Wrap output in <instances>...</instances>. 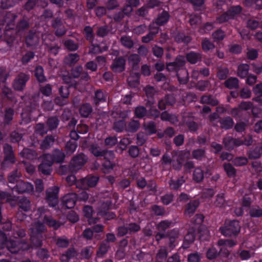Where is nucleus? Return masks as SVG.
Masks as SVG:
<instances>
[{"label":"nucleus","instance_id":"nucleus-34","mask_svg":"<svg viewBox=\"0 0 262 262\" xmlns=\"http://www.w3.org/2000/svg\"><path fill=\"white\" fill-rule=\"evenodd\" d=\"M200 102L202 104H209L212 106H217L219 103L217 99L210 95H203L201 97Z\"/></svg>","mask_w":262,"mask_h":262},{"label":"nucleus","instance_id":"nucleus-18","mask_svg":"<svg viewBox=\"0 0 262 262\" xmlns=\"http://www.w3.org/2000/svg\"><path fill=\"white\" fill-rule=\"evenodd\" d=\"M202 54L201 52L191 51L185 55V60L191 64H195L201 62L202 60Z\"/></svg>","mask_w":262,"mask_h":262},{"label":"nucleus","instance_id":"nucleus-3","mask_svg":"<svg viewBox=\"0 0 262 262\" xmlns=\"http://www.w3.org/2000/svg\"><path fill=\"white\" fill-rule=\"evenodd\" d=\"M0 248H6L11 253L16 254L21 250L28 249V245L25 242H19L13 239H8L6 234L0 230Z\"/></svg>","mask_w":262,"mask_h":262},{"label":"nucleus","instance_id":"nucleus-51","mask_svg":"<svg viewBox=\"0 0 262 262\" xmlns=\"http://www.w3.org/2000/svg\"><path fill=\"white\" fill-rule=\"evenodd\" d=\"M226 34L224 31L221 29H218L212 33V37L213 41L216 42H220L225 37Z\"/></svg>","mask_w":262,"mask_h":262},{"label":"nucleus","instance_id":"nucleus-53","mask_svg":"<svg viewBox=\"0 0 262 262\" xmlns=\"http://www.w3.org/2000/svg\"><path fill=\"white\" fill-rule=\"evenodd\" d=\"M168 255V252L165 247L161 248L158 251L156 259L157 262H163Z\"/></svg>","mask_w":262,"mask_h":262},{"label":"nucleus","instance_id":"nucleus-60","mask_svg":"<svg viewBox=\"0 0 262 262\" xmlns=\"http://www.w3.org/2000/svg\"><path fill=\"white\" fill-rule=\"evenodd\" d=\"M2 98L3 99H7L9 100H12L14 97L13 92L12 90L6 86H4L2 90Z\"/></svg>","mask_w":262,"mask_h":262},{"label":"nucleus","instance_id":"nucleus-6","mask_svg":"<svg viewBox=\"0 0 262 262\" xmlns=\"http://www.w3.org/2000/svg\"><path fill=\"white\" fill-rule=\"evenodd\" d=\"M115 156L113 151H109L102 159L101 169L103 173H108L112 172L116 166Z\"/></svg>","mask_w":262,"mask_h":262},{"label":"nucleus","instance_id":"nucleus-14","mask_svg":"<svg viewBox=\"0 0 262 262\" xmlns=\"http://www.w3.org/2000/svg\"><path fill=\"white\" fill-rule=\"evenodd\" d=\"M126 62V59L124 56L115 57L112 60L110 68L115 73H121L125 70Z\"/></svg>","mask_w":262,"mask_h":262},{"label":"nucleus","instance_id":"nucleus-62","mask_svg":"<svg viewBox=\"0 0 262 262\" xmlns=\"http://www.w3.org/2000/svg\"><path fill=\"white\" fill-rule=\"evenodd\" d=\"M160 112L155 106H150L147 110V117L148 118L156 119L160 117Z\"/></svg>","mask_w":262,"mask_h":262},{"label":"nucleus","instance_id":"nucleus-17","mask_svg":"<svg viewBox=\"0 0 262 262\" xmlns=\"http://www.w3.org/2000/svg\"><path fill=\"white\" fill-rule=\"evenodd\" d=\"M121 116L122 119L115 121L113 125V129L117 133L126 132V122L125 119L127 117V114L123 112L121 114Z\"/></svg>","mask_w":262,"mask_h":262},{"label":"nucleus","instance_id":"nucleus-46","mask_svg":"<svg viewBox=\"0 0 262 262\" xmlns=\"http://www.w3.org/2000/svg\"><path fill=\"white\" fill-rule=\"evenodd\" d=\"M140 127V122L138 120H132L126 124V132L131 133L136 132Z\"/></svg>","mask_w":262,"mask_h":262},{"label":"nucleus","instance_id":"nucleus-13","mask_svg":"<svg viewBox=\"0 0 262 262\" xmlns=\"http://www.w3.org/2000/svg\"><path fill=\"white\" fill-rule=\"evenodd\" d=\"M13 191L17 192L18 194L24 193H31L34 191L33 185L29 182H25L20 180L14 186H10Z\"/></svg>","mask_w":262,"mask_h":262},{"label":"nucleus","instance_id":"nucleus-35","mask_svg":"<svg viewBox=\"0 0 262 262\" xmlns=\"http://www.w3.org/2000/svg\"><path fill=\"white\" fill-rule=\"evenodd\" d=\"M185 182L183 176H181L177 180L171 179L169 181V185L170 189L178 190L182 185Z\"/></svg>","mask_w":262,"mask_h":262},{"label":"nucleus","instance_id":"nucleus-45","mask_svg":"<svg viewBox=\"0 0 262 262\" xmlns=\"http://www.w3.org/2000/svg\"><path fill=\"white\" fill-rule=\"evenodd\" d=\"M76 201L77 194L75 193H67V209L73 208Z\"/></svg>","mask_w":262,"mask_h":262},{"label":"nucleus","instance_id":"nucleus-44","mask_svg":"<svg viewBox=\"0 0 262 262\" xmlns=\"http://www.w3.org/2000/svg\"><path fill=\"white\" fill-rule=\"evenodd\" d=\"M249 214L252 218L262 217V208L258 206H252L249 208Z\"/></svg>","mask_w":262,"mask_h":262},{"label":"nucleus","instance_id":"nucleus-25","mask_svg":"<svg viewBox=\"0 0 262 262\" xmlns=\"http://www.w3.org/2000/svg\"><path fill=\"white\" fill-rule=\"evenodd\" d=\"M247 154L250 159H259L262 154V146L261 145H256L251 147Z\"/></svg>","mask_w":262,"mask_h":262},{"label":"nucleus","instance_id":"nucleus-37","mask_svg":"<svg viewBox=\"0 0 262 262\" xmlns=\"http://www.w3.org/2000/svg\"><path fill=\"white\" fill-rule=\"evenodd\" d=\"M145 92L148 99L147 103H149L150 105L154 104L155 103L154 97L156 93L155 89L153 86L148 85L145 88Z\"/></svg>","mask_w":262,"mask_h":262},{"label":"nucleus","instance_id":"nucleus-11","mask_svg":"<svg viewBox=\"0 0 262 262\" xmlns=\"http://www.w3.org/2000/svg\"><path fill=\"white\" fill-rule=\"evenodd\" d=\"M99 180L97 176L88 175L84 178L79 180L77 183V188L81 189H88L89 188L95 187Z\"/></svg>","mask_w":262,"mask_h":262},{"label":"nucleus","instance_id":"nucleus-29","mask_svg":"<svg viewBox=\"0 0 262 262\" xmlns=\"http://www.w3.org/2000/svg\"><path fill=\"white\" fill-rule=\"evenodd\" d=\"M14 110L11 107H6L4 110V123L5 125H9L13 119Z\"/></svg>","mask_w":262,"mask_h":262},{"label":"nucleus","instance_id":"nucleus-57","mask_svg":"<svg viewBox=\"0 0 262 262\" xmlns=\"http://www.w3.org/2000/svg\"><path fill=\"white\" fill-rule=\"evenodd\" d=\"M248 162L247 158L242 156L236 157L232 160V164L236 167L245 166Z\"/></svg>","mask_w":262,"mask_h":262},{"label":"nucleus","instance_id":"nucleus-64","mask_svg":"<svg viewBox=\"0 0 262 262\" xmlns=\"http://www.w3.org/2000/svg\"><path fill=\"white\" fill-rule=\"evenodd\" d=\"M35 57V53L33 51H28L24 54L21 59V62L23 65H26Z\"/></svg>","mask_w":262,"mask_h":262},{"label":"nucleus","instance_id":"nucleus-27","mask_svg":"<svg viewBox=\"0 0 262 262\" xmlns=\"http://www.w3.org/2000/svg\"><path fill=\"white\" fill-rule=\"evenodd\" d=\"M179 231L177 229H174L169 233L167 237H168V241L167 245L170 249H173L176 246L177 239L178 238Z\"/></svg>","mask_w":262,"mask_h":262},{"label":"nucleus","instance_id":"nucleus-26","mask_svg":"<svg viewBox=\"0 0 262 262\" xmlns=\"http://www.w3.org/2000/svg\"><path fill=\"white\" fill-rule=\"evenodd\" d=\"M224 85L229 90L237 89L239 86L238 79L234 77L228 78L224 82Z\"/></svg>","mask_w":262,"mask_h":262},{"label":"nucleus","instance_id":"nucleus-33","mask_svg":"<svg viewBox=\"0 0 262 262\" xmlns=\"http://www.w3.org/2000/svg\"><path fill=\"white\" fill-rule=\"evenodd\" d=\"M106 97L107 95L104 94L102 90H97L95 92V96L94 97V103L95 105H98L100 103L106 102Z\"/></svg>","mask_w":262,"mask_h":262},{"label":"nucleus","instance_id":"nucleus-1","mask_svg":"<svg viewBox=\"0 0 262 262\" xmlns=\"http://www.w3.org/2000/svg\"><path fill=\"white\" fill-rule=\"evenodd\" d=\"M18 0H2L0 7V36L4 31V40L11 47L14 42L15 34L13 29L15 25L14 20L16 16L5 9L13 7Z\"/></svg>","mask_w":262,"mask_h":262},{"label":"nucleus","instance_id":"nucleus-38","mask_svg":"<svg viewBox=\"0 0 262 262\" xmlns=\"http://www.w3.org/2000/svg\"><path fill=\"white\" fill-rule=\"evenodd\" d=\"M34 76L39 83H43L47 81V78L44 74V70L41 66L36 67L34 70Z\"/></svg>","mask_w":262,"mask_h":262},{"label":"nucleus","instance_id":"nucleus-9","mask_svg":"<svg viewBox=\"0 0 262 262\" xmlns=\"http://www.w3.org/2000/svg\"><path fill=\"white\" fill-rule=\"evenodd\" d=\"M30 78L29 74L20 72L16 76L13 81V89L16 91H23L25 89L26 83L29 80Z\"/></svg>","mask_w":262,"mask_h":262},{"label":"nucleus","instance_id":"nucleus-58","mask_svg":"<svg viewBox=\"0 0 262 262\" xmlns=\"http://www.w3.org/2000/svg\"><path fill=\"white\" fill-rule=\"evenodd\" d=\"M147 110L143 106H139L135 108L134 114L135 116L139 119L143 118L145 116L147 117Z\"/></svg>","mask_w":262,"mask_h":262},{"label":"nucleus","instance_id":"nucleus-56","mask_svg":"<svg viewBox=\"0 0 262 262\" xmlns=\"http://www.w3.org/2000/svg\"><path fill=\"white\" fill-rule=\"evenodd\" d=\"M245 3L247 7H252L257 10L262 9V0H245Z\"/></svg>","mask_w":262,"mask_h":262},{"label":"nucleus","instance_id":"nucleus-16","mask_svg":"<svg viewBox=\"0 0 262 262\" xmlns=\"http://www.w3.org/2000/svg\"><path fill=\"white\" fill-rule=\"evenodd\" d=\"M223 143L226 149L229 150L233 149L235 147L242 145L241 140L230 136H227L224 138Z\"/></svg>","mask_w":262,"mask_h":262},{"label":"nucleus","instance_id":"nucleus-15","mask_svg":"<svg viewBox=\"0 0 262 262\" xmlns=\"http://www.w3.org/2000/svg\"><path fill=\"white\" fill-rule=\"evenodd\" d=\"M13 14V13H12ZM14 14L17 17L16 15L14 13ZM16 18V17H15ZM16 19V18H15ZM15 20V19H14ZM14 24L15 25L14 27L13 28V30L15 31V39L14 41L16 39V36L17 35V34L20 32H23L24 31H26L29 29L30 27V23H29V19L24 17L22 19H21L17 24L16 25L15 24V20H14Z\"/></svg>","mask_w":262,"mask_h":262},{"label":"nucleus","instance_id":"nucleus-43","mask_svg":"<svg viewBox=\"0 0 262 262\" xmlns=\"http://www.w3.org/2000/svg\"><path fill=\"white\" fill-rule=\"evenodd\" d=\"M93 108L89 103L83 104L79 108V111L82 117L87 118L92 113Z\"/></svg>","mask_w":262,"mask_h":262},{"label":"nucleus","instance_id":"nucleus-52","mask_svg":"<svg viewBox=\"0 0 262 262\" xmlns=\"http://www.w3.org/2000/svg\"><path fill=\"white\" fill-rule=\"evenodd\" d=\"M229 75V70L228 68L224 67L217 69L216 76L220 80H225V81L228 78Z\"/></svg>","mask_w":262,"mask_h":262},{"label":"nucleus","instance_id":"nucleus-19","mask_svg":"<svg viewBox=\"0 0 262 262\" xmlns=\"http://www.w3.org/2000/svg\"><path fill=\"white\" fill-rule=\"evenodd\" d=\"M199 205L200 202L198 200H190L185 206L184 214L189 217L191 216L195 213Z\"/></svg>","mask_w":262,"mask_h":262},{"label":"nucleus","instance_id":"nucleus-12","mask_svg":"<svg viewBox=\"0 0 262 262\" xmlns=\"http://www.w3.org/2000/svg\"><path fill=\"white\" fill-rule=\"evenodd\" d=\"M42 161L39 165L38 171L45 176L50 175L52 171V163L50 161L52 159L49 155H43L41 157Z\"/></svg>","mask_w":262,"mask_h":262},{"label":"nucleus","instance_id":"nucleus-36","mask_svg":"<svg viewBox=\"0 0 262 262\" xmlns=\"http://www.w3.org/2000/svg\"><path fill=\"white\" fill-rule=\"evenodd\" d=\"M110 248L109 244L106 243V241H102L97 250V256L99 258L103 257L107 253Z\"/></svg>","mask_w":262,"mask_h":262},{"label":"nucleus","instance_id":"nucleus-63","mask_svg":"<svg viewBox=\"0 0 262 262\" xmlns=\"http://www.w3.org/2000/svg\"><path fill=\"white\" fill-rule=\"evenodd\" d=\"M220 254V252L214 247L209 248L206 252V257L209 260L215 259Z\"/></svg>","mask_w":262,"mask_h":262},{"label":"nucleus","instance_id":"nucleus-48","mask_svg":"<svg viewBox=\"0 0 262 262\" xmlns=\"http://www.w3.org/2000/svg\"><path fill=\"white\" fill-rule=\"evenodd\" d=\"M224 170L229 178L234 177L236 173V170L230 163H224Z\"/></svg>","mask_w":262,"mask_h":262},{"label":"nucleus","instance_id":"nucleus-49","mask_svg":"<svg viewBox=\"0 0 262 262\" xmlns=\"http://www.w3.org/2000/svg\"><path fill=\"white\" fill-rule=\"evenodd\" d=\"M214 28V24L212 22H207L199 28L198 32L201 34H208Z\"/></svg>","mask_w":262,"mask_h":262},{"label":"nucleus","instance_id":"nucleus-2","mask_svg":"<svg viewBox=\"0 0 262 262\" xmlns=\"http://www.w3.org/2000/svg\"><path fill=\"white\" fill-rule=\"evenodd\" d=\"M186 63L185 56L178 55L173 61L166 64L167 70L176 73L181 84H186L189 80L188 71L185 67Z\"/></svg>","mask_w":262,"mask_h":262},{"label":"nucleus","instance_id":"nucleus-54","mask_svg":"<svg viewBox=\"0 0 262 262\" xmlns=\"http://www.w3.org/2000/svg\"><path fill=\"white\" fill-rule=\"evenodd\" d=\"M144 128L149 135H153L157 132L156 124L152 121L144 123Z\"/></svg>","mask_w":262,"mask_h":262},{"label":"nucleus","instance_id":"nucleus-20","mask_svg":"<svg viewBox=\"0 0 262 262\" xmlns=\"http://www.w3.org/2000/svg\"><path fill=\"white\" fill-rule=\"evenodd\" d=\"M182 121L190 132H194L198 129V125L193 120L192 115H184Z\"/></svg>","mask_w":262,"mask_h":262},{"label":"nucleus","instance_id":"nucleus-59","mask_svg":"<svg viewBox=\"0 0 262 262\" xmlns=\"http://www.w3.org/2000/svg\"><path fill=\"white\" fill-rule=\"evenodd\" d=\"M174 194L172 192H168L161 196V201L164 205H168L171 203L174 199Z\"/></svg>","mask_w":262,"mask_h":262},{"label":"nucleus","instance_id":"nucleus-50","mask_svg":"<svg viewBox=\"0 0 262 262\" xmlns=\"http://www.w3.org/2000/svg\"><path fill=\"white\" fill-rule=\"evenodd\" d=\"M204 178L203 170L200 167L195 168L193 172V180L196 183L201 182Z\"/></svg>","mask_w":262,"mask_h":262},{"label":"nucleus","instance_id":"nucleus-31","mask_svg":"<svg viewBox=\"0 0 262 262\" xmlns=\"http://www.w3.org/2000/svg\"><path fill=\"white\" fill-rule=\"evenodd\" d=\"M174 40L178 43H183L187 45L192 40L191 37L185 34L184 32H179L174 36Z\"/></svg>","mask_w":262,"mask_h":262},{"label":"nucleus","instance_id":"nucleus-32","mask_svg":"<svg viewBox=\"0 0 262 262\" xmlns=\"http://www.w3.org/2000/svg\"><path fill=\"white\" fill-rule=\"evenodd\" d=\"M169 17V13L165 10H163L158 15L155 23L158 26H163L168 21Z\"/></svg>","mask_w":262,"mask_h":262},{"label":"nucleus","instance_id":"nucleus-21","mask_svg":"<svg viewBox=\"0 0 262 262\" xmlns=\"http://www.w3.org/2000/svg\"><path fill=\"white\" fill-rule=\"evenodd\" d=\"M52 26L55 29V35L57 36H61L66 33V29L62 25L61 20L59 18H56L52 21Z\"/></svg>","mask_w":262,"mask_h":262},{"label":"nucleus","instance_id":"nucleus-41","mask_svg":"<svg viewBox=\"0 0 262 262\" xmlns=\"http://www.w3.org/2000/svg\"><path fill=\"white\" fill-rule=\"evenodd\" d=\"M41 223L44 225L46 224L50 227H53L54 229H57L60 226L59 223L58 221L53 219L52 216L47 215H44L43 222Z\"/></svg>","mask_w":262,"mask_h":262},{"label":"nucleus","instance_id":"nucleus-42","mask_svg":"<svg viewBox=\"0 0 262 262\" xmlns=\"http://www.w3.org/2000/svg\"><path fill=\"white\" fill-rule=\"evenodd\" d=\"M201 47L203 51L207 53L215 48L214 44L208 38H203L201 41Z\"/></svg>","mask_w":262,"mask_h":262},{"label":"nucleus","instance_id":"nucleus-10","mask_svg":"<svg viewBox=\"0 0 262 262\" xmlns=\"http://www.w3.org/2000/svg\"><path fill=\"white\" fill-rule=\"evenodd\" d=\"M59 188L54 186L49 188L46 191V202L50 207H55L58 203V193Z\"/></svg>","mask_w":262,"mask_h":262},{"label":"nucleus","instance_id":"nucleus-30","mask_svg":"<svg viewBox=\"0 0 262 262\" xmlns=\"http://www.w3.org/2000/svg\"><path fill=\"white\" fill-rule=\"evenodd\" d=\"M219 122L221 127L226 130L232 128L234 124L233 120L229 116L220 118Z\"/></svg>","mask_w":262,"mask_h":262},{"label":"nucleus","instance_id":"nucleus-7","mask_svg":"<svg viewBox=\"0 0 262 262\" xmlns=\"http://www.w3.org/2000/svg\"><path fill=\"white\" fill-rule=\"evenodd\" d=\"M86 159L83 153L79 154L73 157L68 167L67 166V173L68 170L72 173L77 172L82 168L86 162Z\"/></svg>","mask_w":262,"mask_h":262},{"label":"nucleus","instance_id":"nucleus-4","mask_svg":"<svg viewBox=\"0 0 262 262\" xmlns=\"http://www.w3.org/2000/svg\"><path fill=\"white\" fill-rule=\"evenodd\" d=\"M46 230L45 225L40 222L36 223L34 226L31 228L30 242L32 247L38 248L42 246L43 239V234Z\"/></svg>","mask_w":262,"mask_h":262},{"label":"nucleus","instance_id":"nucleus-55","mask_svg":"<svg viewBox=\"0 0 262 262\" xmlns=\"http://www.w3.org/2000/svg\"><path fill=\"white\" fill-rule=\"evenodd\" d=\"M63 87L61 86L59 90L60 96L56 97L54 99V102L59 106H63L66 104V95L63 92Z\"/></svg>","mask_w":262,"mask_h":262},{"label":"nucleus","instance_id":"nucleus-22","mask_svg":"<svg viewBox=\"0 0 262 262\" xmlns=\"http://www.w3.org/2000/svg\"><path fill=\"white\" fill-rule=\"evenodd\" d=\"M84 216L88 219L90 224L96 223L98 220L97 217H93V214L95 212L92 206L86 205L83 207V209Z\"/></svg>","mask_w":262,"mask_h":262},{"label":"nucleus","instance_id":"nucleus-40","mask_svg":"<svg viewBox=\"0 0 262 262\" xmlns=\"http://www.w3.org/2000/svg\"><path fill=\"white\" fill-rule=\"evenodd\" d=\"M83 33L87 41L90 43H93L95 39V34L93 28L90 26H86L83 30Z\"/></svg>","mask_w":262,"mask_h":262},{"label":"nucleus","instance_id":"nucleus-24","mask_svg":"<svg viewBox=\"0 0 262 262\" xmlns=\"http://www.w3.org/2000/svg\"><path fill=\"white\" fill-rule=\"evenodd\" d=\"M45 155H49L51 156L52 159L50 161L53 164L54 163H61L66 157L64 153L58 149H54L52 154H46Z\"/></svg>","mask_w":262,"mask_h":262},{"label":"nucleus","instance_id":"nucleus-61","mask_svg":"<svg viewBox=\"0 0 262 262\" xmlns=\"http://www.w3.org/2000/svg\"><path fill=\"white\" fill-rule=\"evenodd\" d=\"M79 59V55L77 53H69L67 55V65H74Z\"/></svg>","mask_w":262,"mask_h":262},{"label":"nucleus","instance_id":"nucleus-28","mask_svg":"<svg viewBox=\"0 0 262 262\" xmlns=\"http://www.w3.org/2000/svg\"><path fill=\"white\" fill-rule=\"evenodd\" d=\"M91 45L89 48V54H98L99 53H103L106 51L108 47L106 45L101 46L98 44H94L91 43Z\"/></svg>","mask_w":262,"mask_h":262},{"label":"nucleus","instance_id":"nucleus-23","mask_svg":"<svg viewBox=\"0 0 262 262\" xmlns=\"http://www.w3.org/2000/svg\"><path fill=\"white\" fill-rule=\"evenodd\" d=\"M39 41V38L35 32L30 31L25 38L27 47L36 46Z\"/></svg>","mask_w":262,"mask_h":262},{"label":"nucleus","instance_id":"nucleus-39","mask_svg":"<svg viewBox=\"0 0 262 262\" xmlns=\"http://www.w3.org/2000/svg\"><path fill=\"white\" fill-rule=\"evenodd\" d=\"M250 70L249 65L246 63H241L237 67V76L241 78H246L249 73Z\"/></svg>","mask_w":262,"mask_h":262},{"label":"nucleus","instance_id":"nucleus-8","mask_svg":"<svg viewBox=\"0 0 262 262\" xmlns=\"http://www.w3.org/2000/svg\"><path fill=\"white\" fill-rule=\"evenodd\" d=\"M3 152L4 154V161L2 163V167L6 168L8 164L13 165L16 162V158L12 146L8 143L3 145Z\"/></svg>","mask_w":262,"mask_h":262},{"label":"nucleus","instance_id":"nucleus-5","mask_svg":"<svg viewBox=\"0 0 262 262\" xmlns=\"http://www.w3.org/2000/svg\"><path fill=\"white\" fill-rule=\"evenodd\" d=\"M241 229L240 223L238 220H226L224 225L220 227L219 231L225 236L232 237L236 236Z\"/></svg>","mask_w":262,"mask_h":262},{"label":"nucleus","instance_id":"nucleus-47","mask_svg":"<svg viewBox=\"0 0 262 262\" xmlns=\"http://www.w3.org/2000/svg\"><path fill=\"white\" fill-rule=\"evenodd\" d=\"M242 8L239 5L232 6L228 8L227 12L232 19L241 13Z\"/></svg>","mask_w":262,"mask_h":262}]
</instances>
